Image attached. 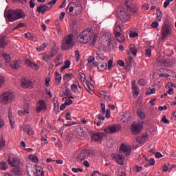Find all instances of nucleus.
I'll return each mask as SVG.
<instances>
[{"label":"nucleus","mask_w":176,"mask_h":176,"mask_svg":"<svg viewBox=\"0 0 176 176\" xmlns=\"http://www.w3.org/2000/svg\"><path fill=\"white\" fill-rule=\"evenodd\" d=\"M23 109L24 111L23 110H19L18 111V115H19V116H21L23 115H25L27 113H30V104L28 103H25L24 105H23Z\"/></svg>","instance_id":"19"},{"label":"nucleus","mask_w":176,"mask_h":176,"mask_svg":"<svg viewBox=\"0 0 176 176\" xmlns=\"http://www.w3.org/2000/svg\"><path fill=\"white\" fill-rule=\"evenodd\" d=\"M4 17L8 21L13 22L16 20H20V19L25 18V13L21 10H6L4 12Z\"/></svg>","instance_id":"1"},{"label":"nucleus","mask_w":176,"mask_h":176,"mask_svg":"<svg viewBox=\"0 0 176 176\" xmlns=\"http://www.w3.org/2000/svg\"><path fill=\"white\" fill-rule=\"evenodd\" d=\"M158 75L160 78H166L167 76V69L161 68L159 69Z\"/></svg>","instance_id":"27"},{"label":"nucleus","mask_w":176,"mask_h":176,"mask_svg":"<svg viewBox=\"0 0 176 176\" xmlns=\"http://www.w3.org/2000/svg\"><path fill=\"white\" fill-rule=\"evenodd\" d=\"M36 175L38 176H45V172H43V168L41 166H38L36 170Z\"/></svg>","instance_id":"32"},{"label":"nucleus","mask_w":176,"mask_h":176,"mask_svg":"<svg viewBox=\"0 0 176 176\" xmlns=\"http://www.w3.org/2000/svg\"><path fill=\"white\" fill-rule=\"evenodd\" d=\"M65 96H66L67 97H69V98H74V97L71 96H72V92H71V90L69 89L65 90Z\"/></svg>","instance_id":"46"},{"label":"nucleus","mask_w":176,"mask_h":176,"mask_svg":"<svg viewBox=\"0 0 176 176\" xmlns=\"http://www.w3.org/2000/svg\"><path fill=\"white\" fill-rule=\"evenodd\" d=\"M118 17L120 19L121 21L126 23V21L129 20V14H127V12L122 9L120 11V12H118Z\"/></svg>","instance_id":"15"},{"label":"nucleus","mask_w":176,"mask_h":176,"mask_svg":"<svg viewBox=\"0 0 176 176\" xmlns=\"http://www.w3.org/2000/svg\"><path fill=\"white\" fill-rule=\"evenodd\" d=\"M133 67V62H131L130 60H126L125 63V68L126 69H129V68H131Z\"/></svg>","instance_id":"44"},{"label":"nucleus","mask_w":176,"mask_h":176,"mask_svg":"<svg viewBox=\"0 0 176 176\" xmlns=\"http://www.w3.org/2000/svg\"><path fill=\"white\" fill-rule=\"evenodd\" d=\"M175 72L172 70L167 69L166 78H175Z\"/></svg>","instance_id":"38"},{"label":"nucleus","mask_w":176,"mask_h":176,"mask_svg":"<svg viewBox=\"0 0 176 176\" xmlns=\"http://www.w3.org/2000/svg\"><path fill=\"white\" fill-rule=\"evenodd\" d=\"M120 153H123L125 156L131 155V147L129 145L122 144L120 146Z\"/></svg>","instance_id":"9"},{"label":"nucleus","mask_w":176,"mask_h":176,"mask_svg":"<svg viewBox=\"0 0 176 176\" xmlns=\"http://www.w3.org/2000/svg\"><path fill=\"white\" fill-rule=\"evenodd\" d=\"M104 137H105V133H96L92 135L91 139H92V141H94L95 142H101Z\"/></svg>","instance_id":"14"},{"label":"nucleus","mask_w":176,"mask_h":176,"mask_svg":"<svg viewBox=\"0 0 176 176\" xmlns=\"http://www.w3.org/2000/svg\"><path fill=\"white\" fill-rule=\"evenodd\" d=\"M21 87L23 89H27V87H31V86H32V81L25 78H22L21 80Z\"/></svg>","instance_id":"18"},{"label":"nucleus","mask_w":176,"mask_h":176,"mask_svg":"<svg viewBox=\"0 0 176 176\" xmlns=\"http://www.w3.org/2000/svg\"><path fill=\"white\" fill-rule=\"evenodd\" d=\"M20 167L14 168L12 170V173L14 174V175H21L23 174V172H21V170L19 168Z\"/></svg>","instance_id":"33"},{"label":"nucleus","mask_w":176,"mask_h":176,"mask_svg":"<svg viewBox=\"0 0 176 176\" xmlns=\"http://www.w3.org/2000/svg\"><path fill=\"white\" fill-rule=\"evenodd\" d=\"M58 51L57 48L52 47V50L49 52V53L45 52L42 54V58L45 61L46 63H48L50 60H52L56 54H57Z\"/></svg>","instance_id":"8"},{"label":"nucleus","mask_w":176,"mask_h":176,"mask_svg":"<svg viewBox=\"0 0 176 176\" xmlns=\"http://www.w3.org/2000/svg\"><path fill=\"white\" fill-rule=\"evenodd\" d=\"M75 43L74 42V34H70L65 36V38L60 45V48L62 50H69V49H72Z\"/></svg>","instance_id":"4"},{"label":"nucleus","mask_w":176,"mask_h":176,"mask_svg":"<svg viewBox=\"0 0 176 176\" xmlns=\"http://www.w3.org/2000/svg\"><path fill=\"white\" fill-rule=\"evenodd\" d=\"M100 106H101L102 113V115H104V113L106 112V111H105V104L101 103Z\"/></svg>","instance_id":"63"},{"label":"nucleus","mask_w":176,"mask_h":176,"mask_svg":"<svg viewBox=\"0 0 176 176\" xmlns=\"http://www.w3.org/2000/svg\"><path fill=\"white\" fill-rule=\"evenodd\" d=\"M12 112V107H9L8 109V118L10 119V123L11 124V129H14V123H16V121L14 120V118H13Z\"/></svg>","instance_id":"20"},{"label":"nucleus","mask_w":176,"mask_h":176,"mask_svg":"<svg viewBox=\"0 0 176 176\" xmlns=\"http://www.w3.org/2000/svg\"><path fill=\"white\" fill-rule=\"evenodd\" d=\"M171 167L167 166L166 165H164L163 167V171L165 173H167V171H171Z\"/></svg>","instance_id":"57"},{"label":"nucleus","mask_w":176,"mask_h":176,"mask_svg":"<svg viewBox=\"0 0 176 176\" xmlns=\"http://www.w3.org/2000/svg\"><path fill=\"white\" fill-rule=\"evenodd\" d=\"M157 65H164V67H170L173 65V60L171 58L164 57L162 59L157 61Z\"/></svg>","instance_id":"11"},{"label":"nucleus","mask_w":176,"mask_h":176,"mask_svg":"<svg viewBox=\"0 0 176 176\" xmlns=\"http://www.w3.org/2000/svg\"><path fill=\"white\" fill-rule=\"evenodd\" d=\"M132 89L133 91L134 94L138 96V95L140 94V89H138V87L135 86V85L133 84Z\"/></svg>","instance_id":"41"},{"label":"nucleus","mask_w":176,"mask_h":176,"mask_svg":"<svg viewBox=\"0 0 176 176\" xmlns=\"http://www.w3.org/2000/svg\"><path fill=\"white\" fill-rule=\"evenodd\" d=\"M130 38H135V36H138V33L137 32H132L129 34Z\"/></svg>","instance_id":"60"},{"label":"nucleus","mask_w":176,"mask_h":176,"mask_svg":"<svg viewBox=\"0 0 176 176\" xmlns=\"http://www.w3.org/2000/svg\"><path fill=\"white\" fill-rule=\"evenodd\" d=\"M156 13H157V21H162V19H163V12H162V10H160V8H157Z\"/></svg>","instance_id":"28"},{"label":"nucleus","mask_w":176,"mask_h":176,"mask_svg":"<svg viewBox=\"0 0 176 176\" xmlns=\"http://www.w3.org/2000/svg\"><path fill=\"white\" fill-rule=\"evenodd\" d=\"M56 2H57V0H52L51 1H50L49 3H47L46 5L47 6H50L51 9H52V6L54 5L56 3Z\"/></svg>","instance_id":"59"},{"label":"nucleus","mask_w":176,"mask_h":176,"mask_svg":"<svg viewBox=\"0 0 176 176\" xmlns=\"http://www.w3.org/2000/svg\"><path fill=\"white\" fill-rule=\"evenodd\" d=\"M107 68H108V65L106 63H103L98 67V71H105Z\"/></svg>","instance_id":"36"},{"label":"nucleus","mask_w":176,"mask_h":176,"mask_svg":"<svg viewBox=\"0 0 176 176\" xmlns=\"http://www.w3.org/2000/svg\"><path fill=\"white\" fill-rule=\"evenodd\" d=\"M93 38V30L86 29L80 33L79 36L77 38V41L80 43H89Z\"/></svg>","instance_id":"3"},{"label":"nucleus","mask_w":176,"mask_h":176,"mask_svg":"<svg viewBox=\"0 0 176 176\" xmlns=\"http://www.w3.org/2000/svg\"><path fill=\"white\" fill-rule=\"evenodd\" d=\"M61 75L58 72H55V81L57 85L61 83Z\"/></svg>","instance_id":"29"},{"label":"nucleus","mask_w":176,"mask_h":176,"mask_svg":"<svg viewBox=\"0 0 176 176\" xmlns=\"http://www.w3.org/2000/svg\"><path fill=\"white\" fill-rule=\"evenodd\" d=\"M87 156H89V154L83 151L77 156V159L80 162H83V160L87 159Z\"/></svg>","instance_id":"25"},{"label":"nucleus","mask_w":176,"mask_h":176,"mask_svg":"<svg viewBox=\"0 0 176 176\" xmlns=\"http://www.w3.org/2000/svg\"><path fill=\"white\" fill-rule=\"evenodd\" d=\"M74 74H66L63 76V80H68V79H69V78H72Z\"/></svg>","instance_id":"50"},{"label":"nucleus","mask_w":176,"mask_h":176,"mask_svg":"<svg viewBox=\"0 0 176 176\" xmlns=\"http://www.w3.org/2000/svg\"><path fill=\"white\" fill-rule=\"evenodd\" d=\"M25 129L28 135H34V131H32V128H31L30 125H25Z\"/></svg>","instance_id":"34"},{"label":"nucleus","mask_w":176,"mask_h":176,"mask_svg":"<svg viewBox=\"0 0 176 176\" xmlns=\"http://www.w3.org/2000/svg\"><path fill=\"white\" fill-rule=\"evenodd\" d=\"M101 39L104 41L106 47H109L111 46V42H112V34L109 32L103 34V36L101 37Z\"/></svg>","instance_id":"10"},{"label":"nucleus","mask_w":176,"mask_h":176,"mask_svg":"<svg viewBox=\"0 0 176 176\" xmlns=\"http://www.w3.org/2000/svg\"><path fill=\"white\" fill-rule=\"evenodd\" d=\"M11 68L12 69H17V68L20 67V65L19 64V61L17 60H14L11 64H10Z\"/></svg>","instance_id":"35"},{"label":"nucleus","mask_w":176,"mask_h":176,"mask_svg":"<svg viewBox=\"0 0 176 176\" xmlns=\"http://www.w3.org/2000/svg\"><path fill=\"white\" fill-rule=\"evenodd\" d=\"M122 27H120V25H119V23L116 22L115 25L114 34L117 36L120 35Z\"/></svg>","instance_id":"26"},{"label":"nucleus","mask_w":176,"mask_h":176,"mask_svg":"<svg viewBox=\"0 0 176 176\" xmlns=\"http://www.w3.org/2000/svg\"><path fill=\"white\" fill-rule=\"evenodd\" d=\"M9 165L12 167H21L23 166V163L18 157H14L12 160H10V157L8 158Z\"/></svg>","instance_id":"12"},{"label":"nucleus","mask_w":176,"mask_h":176,"mask_svg":"<svg viewBox=\"0 0 176 176\" xmlns=\"http://www.w3.org/2000/svg\"><path fill=\"white\" fill-rule=\"evenodd\" d=\"M73 101L72 100H71L70 98H68V99H66L65 101V105H72Z\"/></svg>","instance_id":"58"},{"label":"nucleus","mask_w":176,"mask_h":176,"mask_svg":"<svg viewBox=\"0 0 176 176\" xmlns=\"http://www.w3.org/2000/svg\"><path fill=\"white\" fill-rule=\"evenodd\" d=\"M129 49L131 51V53L133 54V56H137V49H135V45L132 44L129 46Z\"/></svg>","instance_id":"39"},{"label":"nucleus","mask_w":176,"mask_h":176,"mask_svg":"<svg viewBox=\"0 0 176 176\" xmlns=\"http://www.w3.org/2000/svg\"><path fill=\"white\" fill-rule=\"evenodd\" d=\"M138 85L140 86H145L146 85V81L144 79H140L138 82Z\"/></svg>","instance_id":"52"},{"label":"nucleus","mask_w":176,"mask_h":176,"mask_svg":"<svg viewBox=\"0 0 176 176\" xmlns=\"http://www.w3.org/2000/svg\"><path fill=\"white\" fill-rule=\"evenodd\" d=\"M25 63H26L28 67H36V64H35L32 61L30 60L29 59H27L25 60Z\"/></svg>","instance_id":"45"},{"label":"nucleus","mask_w":176,"mask_h":176,"mask_svg":"<svg viewBox=\"0 0 176 176\" xmlns=\"http://www.w3.org/2000/svg\"><path fill=\"white\" fill-rule=\"evenodd\" d=\"M30 160H31L32 162H33V163H38V157L34 155H30L29 157Z\"/></svg>","instance_id":"42"},{"label":"nucleus","mask_w":176,"mask_h":176,"mask_svg":"<svg viewBox=\"0 0 176 176\" xmlns=\"http://www.w3.org/2000/svg\"><path fill=\"white\" fill-rule=\"evenodd\" d=\"M50 78L49 77H47L45 78V85L46 86V87H49L50 86Z\"/></svg>","instance_id":"64"},{"label":"nucleus","mask_w":176,"mask_h":176,"mask_svg":"<svg viewBox=\"0 0 176 176\" xmlns=\"http://www.w3.org/2000/svg\"><path fill=\"white\" fill-rule=\"evenodd\" d=\"M78 78L81 82H82V80H86V76L85 75V74L80 73L78 74Z\"/></svg>","instance_id":"47"},{"label":"nucleus","mask_w":176,"mask_h":176,"mask_svg":"<svg viewBox=\"0 0 176 176\" xmlns=\"http://www.w3.org/2000/svg\"><path fill=\"white\" fill-rule=\"evenodd\" d=\"M145 56L146 57H151L152 56V50L151 49L145 50Z\"/></svg>","instance_id":"48"},{"label":"nucleus","mask_w":176,"mask_h":176,"mask_svg":"<svg viewBox=\"0 0 176 176\" xmlns=\"http://www.w3.org/2000/svg\"><path fill=\"white\" fill-rule=\"evenodd\" d=\"M1 57H3V60L6 63H10V55L6 53L1 54Z\"/></svg>","instance_id":"37"},{"label":"nucleus","mask_w":176,"mask_h":176,"mask_svg":"<svg viewBox=\"0 0 176 176\" xmlns=\"http://www.w3.org/2000/svg\"><path fill=\"white\" fill-rule=\"evenodd\" d=\"M81 82L82 83L84 87H85L87 91H89V93H91V91H93V90H91V88H90V86H91V82H90L87 80H84Z\"/></svg>","instance_id":"23"},{"label":"nucleus","mask_w":176,"mask_h":176,"mask_svg":"<svg viewBox=\"0 0 176 176\" xmlns=\"http://www.w3.org/2000/svg\"><path fill=\"white\" fill-rule=\"evenodd\" d=\"M115 36L120 43H123V42H124V34L120 33L118 36L115 35Z\"/></svg>","instance_id":"31"},{"label":"nucleus","mask_w":176,"mask_h":176,"mask_svg":"<svg viewBox=\"0 0 176 176\" xmlns=\"http://www.w3.org/2000/svg\"><path fill=\"white\" fill-rule=\"evenodd\" d=\"M113 64V60H112V59L109 60L108 61V69L111 70V69L112 68V65Z\"/></svg>","instance_id":"54"},{"label":"nucleus","mask_w":176,"mask_h":176,"mask_svg":"<svg viewBox=\"0 0 176 176\" xmlns=\"http://www.w3.org/2000/svg\"><path fill=\"white\" fill-rule=\"evenodd\" d=\"M78 87H79V89H82V87L79 85V81H78V80H75L71 85V89L73 93H79V89Z\"/></svg>","instance_id":"16"},{"label":"nucleus","mask_w":176,"mask_h":176,"mask_svg":"<svg viewBox=\"0 0 176 176\" xmlns=\"http://www.w3.org/2000/svg\"><path fill=\"white\" fill-rule=\"evenodd\" d=\"M51 10L50 6H47L46 4L44 5H40L38 7L36 8V12L38 13H45V12H47Z\"/></svg>","instance_id":"17"},{"label":"nucleus","mask_w":176,"mask_h":176,"mask_svg":"<svg viewBox=\"0 0 176 176\" xmlns=\"http://www.w3.org/2000/svg\"><path fill=\"white\" fill-rule=\"evenodd\" d=\"M75 53V56H76V61H79V60H80V54H79V51L78 50H76L74 52Z\"/></svg>","instance_id":"49"},{"label":"nucleus","mask_w":176,"mask_h":176,"mask_svg":"<svg viewBox=\"0 0 176 176\" xmlns=\"http://www.w3.org/2000/svg\"><path fill=\"white\" fill-rule=\"evenodd\" d=\"M46 47H47V43H44L43 45L38 46L36 47V50H37V52H43V50H45V49H46Z\"/></svg>","instance_id":"40"},{"label":"nucleus","mask_w":176,"mask_h":176,"mask_svg":"<svg viewBox=\"0 0 176 176\" xmlns=\"http://www.w3.org/2000/svg\"><path fill=\"white\" fill-rule=\"evenodd\" d=\"M83 10L80 3L72 2L70 3L66 8V13L70 16H78L80 14Z\"/></svg>","instance_id":"2"},{"label":"nucleus","mask_w":176,"mask_h":176,"mask_svg":"<svg viewBox=\"0 0 176 176\" xmlns=\"http://www.w3.org/2000/svg\"><path fill=\"white\" fill-rule=\"evenodd\" d=\"M72 171H73V173H82L83 169L79 168H72Z\"/></svg>","instance_id":"53"},{"label":"nucleus","mask_w":176,"mask_h":176,"mask_svg":"<svg viewBox=\"0 0 176 176\" xmlns=\"http://www.w3.org/2000/svg\"><path fill=\"white\" fill-rule=\"evenodd\" d=\"M152 28H157L159 27V23L157 21H154L151 23Z\"/></svg>","instance_id":"62"},{"label":"nucleus","mask_w":176,"mask_h":176,"mask_svg":"<svg viewBox=\"0 0 176 176\" xmlns=\"http://www.w3.org/2000/svg\"><path fill=\"white\" fill-rule=\"evenodd\" d=\"M96 118H97V119L98 120H100V121H102L103 122V120H105V116H101V114H98L97 116H96Z\"/></svg>","instance_id":"55"},{"label":"nucleus","mask_w":176,"mask_h":176,"mask_svg":"<svg viewBox=\"0 0 176 176\" xmlns=\"http://www.w3.org/2000/svg\"><path fill=\"white\" fill-rule=\"evenodd\" d=\"M137 113H138V118H140L141 120H144V119H145L146 118L145 113L142 109L138 110Z\"/></svg>","instance_id":"30"},{"label":"nucleus","mask_w":176,"mask_h":176,"mask_svg":"<svg viewBox=\"0 0 176 176\" xmlns=\"http://www.w3.org/2000/svg\"><path fill=\"white\" fill-rule=\"evenodd\" d=\"M94 60H96V58H94V56H89L88 58H87V62H88V64H91V63H94Z\"/></svg>","instance_id":"56"},{"label":"nucleus","mask_w":176,"mask_h":176,"mask_svg":"<svg viewBox=\"0 0 176 176\" xmlns=\"http://www.w3.org/2000/svg\"><path fill=\"white\" fill-rule=\"evenodd\" d=\"M5 38V36L0 35V49H3L5 46H8V43Z\"/></svg>","instance_id":"24"},{"label":"nucleus","mask_w":176,"mask_h":176,"mask_svg":"<svg viewBox=\"0 0 176 176\" xmlns=\"http://www.w3.org/2000/svg\"><path fill=\"white\" fill-rule=\"evenodd\" d=\"M135 170L136 173H140V171H142V166H135Z\"/></svg>","instance_id":"61"},{"label":"nucleus","mask_w":176,"mask_h":176,"mask_svg":"<svg viewBox=\"0 0 176 176\" xmlns=\"http://www.w3.org/2000/svg\"><path fill=\"white\" fill-rule=\"evenodd\" d=\"M38 104V106H37L36 109L37 112H41V111L46 109V102H45V100H40Z\"/></svg>","instance_id":"22"},{"label":"nucleus","mask_w":176,"mask_h":176,"mask_svg":"<svg viewBox=\"0 0 176 176\" xmlns=\"http://www.w3.org/2000/svg\"><path fill=\"white\" fill-rule=\"evenodd\" d=\"M142 129H144V122L139 121V122H133L131 126V132L134 135H137L142 131Z\"/></svg>","instance_id":"5"},{"label":"nucleus","mask_w":176,"mask_h":176,"mask_svg":"<svg viewBox=\"0 0 176 176\" xmlns=\"http://www.w3.org/2000/svg\"><path fill=\"white\" fill-rule=\"evenodd\" d=\"M8 168V164L6 162H0V170H7Z\"/></svg>","instance_id":"43"},{"label":"nucleus","mask_w":176,"mask_h":176,"mask_svg":"<svg viewBox=\"0 0 176 176\" xmlns=\"http://www.w3.org/2000/svg\"><path fill=\"white\" fill-rule=\"evenodd\" d=\"M111 157L116 160L118 164H120V166L124 164V157L121 154H112Z\"/></svg>","instance_id":"13"},{"label":"nucleus","mask_w":176,"mask_h":176,"mask_svg":"<svg viewBox=\"0 0 176 176\" xmlns=\"http://www.w3.org/2000/svg\"><path fill=\"white\" fill-rule=\"evenodd\" d=\"M161 33L162 39L168 35H173V26L170 23H164L162 27Z\"/></svg>","instance_id":"7"},{"label":"nucleus","mask_w":176,"mask_h":176,"mask_svg":"<svg viewBox=\"0 0 176 176\" xmlns=\"http://www.w3.org/2000/svg\"><path fill=\"white\" fill-rule=\"evenodd\" d=\"M104 131L106 134H114V133L118 131V129H116V126H107L104 129Z\"/></svg>","instance_id":"21"},{"label":"nucleus","mask_w":176,"mask_h":176,"mask_svg":"<svg viewBox=\"0 0 176 176\" xmlns=\"http://www.w3.org/2000/svg\"><path fill=\"white\" fill-rule=\"evenodd\" d=\"M14 100V94L11 91H6L1 94L0 97V101L2 104L6 105L9 102H12Z\"/></svg>","instance_id":"6"},{"label":"nucleus","mask_w":176,"mask_h":176,"mask_svg":"<svg viewBox=\"0 0 176 176\" xmlns=\"http://www.w3.org/2000/svg\"><path fill=\"white\" fill-rule=\"evenodd\" d=\"M155 163H156V161H155V158H151L148 160V164L147 166H155Z\"/></svg>","instance_id":"51"}]
</instances>
